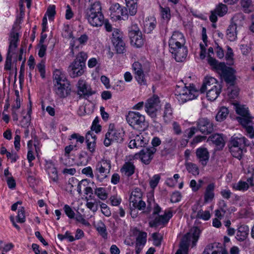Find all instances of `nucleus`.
Instances as JSON below:
<instances>
[{
	"mask_svg": "<svg viewBox=\"0 0 254 254\" xmlns=\"http://www.w3.org/2000/svg\"><path fill=\"white\" fill-rule=\"evenodd\" d=\"M186 40L183 33L174 31L169 40L170 52L177 62H182L186 58L188 49L185 46Z\"/></svg>",
	"mask_w": 254,
	"mask_h": 254,
	"instance_id": "nucleus-1",
	"label": "nucleus"
},
{
	"mask_svg": "<svg viewBox=\"0 0 254 254\" xmlns=\"http://www.w3.org/2000/svg\"><path fill=\"white\" fill-rule=\"evenodd\" d=\"M53 83V90L58 98H64L70 94L71 92L70 83L64 73L61 70L56 69L54 71Z\"/></svg>",
	"mask_w": 254,
	"mask_h": 254,
	"instance_id": "nucleus-2",
	"label": "nucleus"
},
{
	"mask_svg": "<svg viewBox=\"0 0 254 254\" xmlns=\"http://www.w3.org/2000/svg\"><path fill=\"white\" fill-rule=\"evenodd\" d=\"M175 94L178 101L184 103L196 98L198 95V91L193 84L189 86H177Z\"/></svg>",
	"mask_w": 254,
	"mask_h": 254,
	"instance_id": "nucleus-3",
	"label": "nucleus"
},
{
	"mask_svg": "<svg viewBox=\"0 0 254 254\" xmlns=\"http://www.w3.org/2000/svg\"><path fill=\"white\" fill-rule=\"evenodd\" d=\"M200 231L197 227L192 229L186 234L181 241L179 249L175 254H188V248L190 242L194 246L199 237Z\"/></svg>",
	"mask_w": 254,
	"mask_h": 254,
	"instance_id": "nucleus-4",
	"label": "nucleus"
},
{
	"mask_svg": "<svg viewBox=\"0 0 254 254\" xmlns=\"http://www.w3.org/2000/svg\"><path fill=\"white\" fill-rule=\"evenodd\" d=\"M111 162L110 160L102 159L98 161L95 167V174L100 182H102L110 176Z\"/></svg>",
	"mask_w": 254,
	"mask_h": 254,
	"instance_id": "nucleus-5",
	"label": "nucleus"
},
{
	"mask_svg": "<svg viewBox=\"0 0 254 254\" xmlns=\"http://www.w3.org/2000/svg\"><path fill=\"white\" fill-rule=\"evenodd\" d=\"M161 105L159 98L156 95L148 99L145 104L146 113L152 119H156L157 114L160 112Z\"/></svg>",
	"mask_w": 254,
	"mask_h": 254,
	"instance_id": "nucleus-6",
	"label": "nucleus"
},
{
	"mask_svg": "<svg viewBox=\"0 0 254 254\" xmlns=\"http://www.w3.org/2000/svg\"><path fill=\"white\" fill-rule=\"evenodd\" d=\"M126 120L129 126L134 128L139 129L145 126V117L139 112L129 111Z\"/></svg>",
	"mask_w": 254,
	"mask_h": 254,
	"instance_id": "nucleus-7",
	"label": "nucleus"
},
{
	"mask_svg": "<svg viewBox=\"0 0 254 254\" xmlns=\"http://www.w3.org/2000/svg\"><path fill=\"white\" fill-rule=\"evenodd\" d=\"M128 34L131 45L136 48H140L143 45L144 39L136 24H133L129 28Z\"/></svg>",
	"mask_w": 254,
	"mask_h": 254,
	"instance_id": "nucleus-8",
	"label": "nucleus"
},
{
	"mask_svg": "<svg viewBox=\"0 0 254 254\" xmlns=\"http://www.w3.org/2000/svg\"><path fill=\"white\" fill-rule=\"evenodd\" d=\"M110 16L115 20L127 19V9L122 7L118 3H112L109 8Z\"/></svg>",
	"mask_w": 254,
	"mask_h": 254,
	"instance_id": "nucleus-9",
	"label": "nucleus"
},
{
	"mask_svg": "<svg viewBox=\"0 0 254 254\" xmlns=\"http://www.w3.org/2000/svg\"><path fill=\"white\" fill-rule=\"evenodd\" d=\"M219 69L218 72L224 81L230 85H234L236 80L235 71L232 68L227 66L225 64L219 66Z\"/></svg>",
	"mask_w": 254,
	"mask_h": 254,
	"instance_id": "nucleus-10",
	"label": "nucleus"
},
{
	"mask_svg": "<svg viewBox=\"0 0 254 254\" xmlns=\"http://www.w3.org/2000/svg\"><path fill=\"white\" fill-rule=\"evenodd\" d=\"M123 135L122 131L110 127L108 132L105 134L104 144L106 146H110L113 142H121L123 141Z\"/></svg>",
	"mask_w": 254,
	"mask_h": 254,
	"instance_id": "nucleus-11",
	"label": "nucleus"
},
{
	"mask_svg": "<svg viewBox=\"0 0 254 254\" xmlns=\"http://www.w3.org/2000/svg\"><path fill=\"white\" fill-rule=\"evenodd\" d=\"M112 41L118 53L123 54L125 52V44L122 39V33L118 29L114 30Z\"/></svg>",
	"mask_w": 254,
	"mask_h": 254,
	"instance_id": "nucleus-12",
	"label": "nucleus"
},
{
	"mask_svg": "<svg viewBox=\"0 0 254 254\" xmlns=\"http://www.w3.org/2000/svg\"><path fill=\"white\" fill-rule=\"evenodd\" d=\"M156 151V149L154 147L143 148L138 153L135 154L134 156L131 157L134 159L139 158L145 164H149Z\"/></svg>",
	"mask_w": 254,
	"mask_h": 254,
	"instance_id": "nucleus-13",
	"label": "nucleus"
},
{
	"mask_svg": "<svg viewBox=\"0 0 254 254\" xmlns=\"http://www.w3.org/2000/svg\"><path fill=\"white\" fill-rule=\"evenodd\" d=\"M84 64L77 61H73L68 67V72L72 78L81 76L84 73Z\"/></svg>",
	"mask_w": 254,
	"mask_h": 254,
	"instance_id": "nucleus-14",
	"label": "nucleus"
},
{
	"mask_svg": "<svg viewBox=\"0 0 254 254\" xmlns=\"http://www.w3.org/2000/svg\"><path fill=\"white\" fill-rule=\"evenodd\" d=\"M238 122L246 128L247 132L251 138L254 137V124H249L252 122V117L250 115L247 116H242L237 118Z\"/></svg>",
	"mask_w": 254,
	"mask_h": 254,
	"instance_id": "nucleus-15",
	"label": "nucleus"
},
{
	"mask_svg": "<svg viewBox=\"0 0 254 254\" xmlns=\"http://www.w3.org/2000/svg\"><path fill=\"white\" fill-rule=\"evenodd\" d=\"M95 128L96 127L92 126L91 127V129L92 130L88 131L86 135L87 148L91 153H93L95 151L96 146V136L94 134L93 131L95 130L96 133L100 131V126L97 127L96 128Z\"/></svg>",
	"mask_w": 254,
	"mask_h": 254,
	"instance_id": "nucleus-16",
	"label": "nucleus"
},
{
	"mask_svg": "<svg viewBox=\"0 0 254 254\" xmlns=\"http://www.w3.org/2000/svg\"><path fill=\"white\" fill-rule=\"evenodd\" d=\"M198 129L202 133L207 134L213 131V124L207 118H200L197 122Z\"/></svg>",
	"mask_w": 254,
	"mask_h": 254,
	"instance_id": "nucleus-17",
	"label": "nucleus"
},
{
	"mask_svg": "<svg viewBox=\"0 0 254 254\" xmlns=\"http://www.w3.org/2000/svg\"><path fill=\"white\" fill-rule=\"evenodd\" d=\"M172 216L173 214L171 211H166L163 215L157 216L154 220L150 222V225L151 227H155L165 224L168 222Z\"/></svg>",
	"mask_w": 254,
	"mask_h": 254,
	"instance_id": "nucleus-18",
	"label": "nucleus"
},
{
	"mask_svg": "<svg viewBox=\"0 0 254 254\" xmlns=\"http://www.w3.org/2000/svg\"><path fill=\"white\" fill-rule=\"evenodd\" d=\"M88 23L92 27H99L104 23V16L103 14L85 15Z\"/></svg>",
	"mask_w": 254,
	"mask_h": 254,
	"instance_id": "nucleus-19",
	"label": "nucleus"
},
{
	"mask_svg": "<svg viewBox=\"0 0 254 254\" xmlns=\"http://www.w3.org/2000/svg\"><path fill=\"white\" fill-rule=\"evenodd\" d=\"M196 156L198 162L202 166H205L209 159V153L207 148L199 147L196 150Z\"/></svg>",
	"mask_w": 254,
	"mask_h": 254,
	"instance_id": "nucleus-20",
	"label": "nucleus"
},
{
	"mask_svg": "<svg viewBox=\"0 0 254 254\" xmlns=\"http://www.w3.org/2000/svg\"><path fill=\"white\" fill-rule=\"evenodd\" d=\"M148 141L147 137H144L143 135L140 134L136 135L134 139L130 141L128 147L130 148L144 147Z\"/></svg>",
	"mask_w": 254,
	"mask_h": 254,
	"instance_id": "nucleus-21",
	"label": "nucleus"
},
{
	"mask_svg": "<svg viewBox=\"0 0 254 254\" xmlns=\"http://www.w3.org/2000/svg\"><path fill=\"white\" fill-rule=\"evenodd\" d=\"M103 14L101 3L99 1H95L91 3L85 10V15Z\"/></svg>",
	"mask_w": 254,
	"mask_h": 254,
	"instance_id": "nucleus-22",
	"label": "nucleus"
},
{
	"mask_svg": "<svg viewBox=\"0 0 254 254\" xmlns=\"http://www.w3.org/2000/svg\"><path fill=\"white\" fill-rule=\"evenodd\" d=\"M229 143L244 149H246V146H249L250 144L249 140L247 139L245 136H242V135L232 137Z\"/></svg>",
	"mask_w": 254,
	"mask_h": 254,
	"instance_id": "nucleus-23",
	"label": "nucleus"
},
{
	"mask_svg": "<svg viewBox=\"0 0 254 254\" xmlns=\"http://www.w3.org/2000/svg\"><path fill=\"white\" fill-rule=\"evenodd\" d=\"M219 84L217 82L216 79L212 77H206L203 80V84L200 89L201 93H203L211 88H214Z\"/></svg>",
	"mask_w": 254,
	"mask_h": 254,
	"instance_id": "nucleus-24",
	"label": "nucleus"
},
{
	"mask_svg": "<svg viewBox=\"0 0 254 254\" xmlns=\"http://www.w3.org/2000/svg\"><path fill=\"white\" fill-rule=\"evenodd\" d=\"M202 254H227V253L223 248L218 246L217 244H212L205 248Z\"/></svg>",
	"mask_w": 254,
	"mask_h": 254,
	"instance_id": "nucleus-25",
	"label": "nucleus"
},
{
	"mask_svg": "<svg viewBox=\"0 0 254 254\" xmlns=\"http://www.w3.org/2000/svg\"><path fill=\"white\" fill-rule=\"evenodd\" d=\"M164 123L168 125L172 121L173 117V109L170 104L167 103L165 105L162 115Z\"/></svg>",
	"mask_w": 254,
	"mask_h": 254,
	"instance_id": "nucleus-26",
	"label": "nucleus"
},
{
	"mask_svg": "<svg viewBox=\"0 0 254 254\" xmlns=\"http://www.w3.org/2000/svg\"><path fill=\"white\" fill-rule=\"evenodd\" d=\"M249 234V228L247 225H242L240 226L236 233V238L240 242L246 240Z\"/></svg>",
	"mask_w": 254,
	"mask_h": 254,
	"instance_id": "nucleus-27",
	"label": "nucleus"
},
{
	"mask_svg": "<svg viewBox=\"0 0 254 254\" xmlns=\"http://www.w3.org/2000/svg\"><path fill=\"white\" fill-rule=\"evenodd\" d=\"M132 235L136 237V244L145 245L147 241V233L140 231L137 228H133L132 230Z\"/></svg>",
	"mask_w": 254,
	"mask_h": 254,
	"instance_id": "nucleus-28",
	"label": "nucleus"
},
{
	"mask_svg": "<svg viewBox=\"0 0 254 254\" xmlns=\"http://www.w3.org/2000/svg\"><path fill=\"white\" fill-rule=\"evenodd\" d=\"M230 211L227 203L224 200H220L218 202V207L215 210V216L220 219H222L225 214Z\"/></svg>",
	"mask_w": 254,
	"mask_h": 254,
	"instance_id": "nucleus-29",
	"label": "nucleus"
},
{
	"mask_svg": "<svg viewBox=\"0 0 254 254\" xmlns=\"http://www.w3.org/2000/svg\"><path fill=\"white\" fill-rule=\"evenodd\" d=\"M215 185L214 183L209 184L206 187L204 193V202L208 203L212 201L215 196L214 194Z\"/></svg>",
	"mask_w": 254,
	"mask_h": 254,
	"instance_id": "nucleus-30",
	"label": "nucleus"
},
{
	"mask_svg": "<svg viewBox=\"0 0 254 254\" xmlns=\"http://www.w3.org/2000/svg\"><path fill=\"white\" fill-rule=\"evenodd\" d=\"M19 39V35L17 33H12L11 34L9 41V44L7 54H14L16 49L17 47V43Z\"/></svg>",
	"mask_w": 254,
	"mask_h": 254,
	"instance_id": "nucleus-31",
	"label": "nucleus"
},
{
	"mask_svg": "<svg viewBox=\"0 0 254 254\" xmlns=\"http://www.w3.org/2000/svg\"><path fill=\"white\" fill-rule=\"evenodd\" d=\"M135 168L133 163L127 161L124 164L120 171L123 175L129 177L134 173Z\"/></svg>",
	"mask_w": 254,
	"mask_h": 254,
	"instance_id": "nucleus-32",
	"label": "nucleus"
},
{
	"mask_svg": "<svg viewBox=\"0 0 254 254\" xmlns=\"http://www.w3.org/2000/svg\"><path fill=\"white\" fill-rule=\"evenodd\" d=\"M78 94L80 95H91L92 93L86 84L85 81L80 79L77 83Z\"/></svg>",
	"mask_w": 254,
	"mask_h": 254,
	"instance_id": "nucleus-33",
	"label": "nucleus"
},
{
	"mask_svg": "<svg viewBox=\"0 0 254 254\" xmlns=\"http://www.w3.org/2000/svg\"><path fill=\"white\" fill-rule=\"evenodd\" d=\"M142 192L141 190L138 188H136L133 190L129 197L130 205H136L137 203L141 199Z\"/></svg>",
	"mask_w": 254,
	"mask_h": 254,
	"instance_id": "nucleus-34",
	"label": "nucleus"
},
{
	"mask_svg": "<svg viewBox=\"0 0 254 254\" xmlns=\"http://www.w3.org/2000/svg\"><path fill=\"white\" fill-rule=\"evenodd\" d=\"M229 150L232 155L239 160H240L244 152L246 151V149L242 148L241 147L236 146V145H233V144H229Z\"/></svg>",
	"mask_w": 254,
	"mask_h": 254,
	"instance_id": "nucleus-35",
	"label": "nucleus"
},
{
	"mask_svg": "<svg viewBox=\"0 0 254 254\" xmlns=\"http://www.w3.org/2000/svg\"><path fill=\"white\" fill-rule=\"evenodd\" d=\"M221 87L219 84L217 86L207 91L206 96L208 100L210 101H214L218 97L221 92Z\"/></svg>",
	"mask_w": 254,
	"mask_h": 254,
	"instance_id": "nucleus-36",
	"label": "nucleus"
},
{
	"mask_svg": "<svg viewBox=\"0 0 254 254\" xmlns=\"http://www.w3.org/2000/svg\"><path fill=\"white\" fill-rule=\"evenodd\" d=\"M237 27L234 24H230L226 31L227 38L230 41H234L237 38Z\"/></svg>",
	"mask_w": 254,
	"mask_h": 254,
	"instance_id": "nucleus-37",
	"label": "nucleus"
},
{
	"mask_svg": "<svg viewBox=\"0 0 254 254\" xmlns=\"http://www.w3.org/2000/svg\"><path fill=\"white\" fill-rule=\"evenodd\" d=\"M244 23V15L242 13L236 14L232 19L231 24L235 25L236 27L242 26Z\"/></svg>",
	"mask_w": 254,
	"mask_h": 254,
	"instance_id": "nucleus-38",
	"label": "nucleus"
},
{
	"mask_svg": "<svg viewBox=\"0 0 254 254\" xmlns=\"http://www.w3.org/2000/svg\"><path fill=\"white\" fill-rule=\"evenodd\" d=\"M209 140L217 146L223 147L225 144L224 138L220 134H214L211 135L209 137Z\"/></svg>",
	"mask_w": 254,
	"mask_h": 254,
	"instance_id": "nucleus-39",
	"label": "nucleus"
},
{
	"mask_svg": "<svg viewBox=\"0 0 254 254\" xmlns=\"http://www.w3.org/2000/svg\"><path fill=\"white\" fill-rule=\"evenodd\" d=\"M229 114L228 108L222 107L220 108L216 116V120L218 122H222L225 120Z\"/></svg>",
	"mask_w": 254,
	"mask_h": 254,
	"instance_id": "nucleus-40",
	"label": "nucleus"
},
{
	"mask_svg": "<svg viewBox=\"0 0 254 254\" xmlns=\"http://www.w3.org/2000/svg\"><path fill=\"white\" fill-rule=\"evenodd\" d=\"M156 24V20L152 18L146 20L144 24V31L147 33H150L155 28Z\"/></svg>",
	"mask_w": 254,
	"mask_h": 254,
	"instance_id": "nucleus-41",
	"label": "nucleus"
},
{
	"mask_svg": "<svg viewBox=\"0 0 254 254\" xmlns=\"http://www.w3.org/2000/svg\"><path fill=\"white\" fill-rule=\"evenodd\" d=\"M96 229L102 238L105 239L107 238L108 233L107 232L106 227L104 223H103L101 221H100L97 223L96 226Z\"/></svg>",
	"mask_w": 254,
	"mask_h": 254,
	"instance_id": "nucleus-42",
	"label": "nucleus"
},
{
	"mask_svg": "<svg viewBox=\"0 0 254 254\" xmlns=\"http://www.w3.org/2000/svg\"><path fill=\"white\" fill-rule=\"evenodd\" d=\"M47 170L48 174L53 181H56L58 179L57 171L54 165L52 163L47 164Z\"/></svg>",
	"mask_w": 254,
	"mask_h": 254,
	"instance_id": "nucleus-43",
	"label": "nucleus"
},
{
	"mask_svg": "<svg viewBox=\"0 0 254 254\" xmlns=\"http://www.w3.org/2000/svg\"><path fill=\"white\" fill-rule=\"evenodd\" d=\"M249 188L248 183L246 182L240 181L233 185V188L236 190L245 191Z\"/></svg>",
	"mask_w": 254,
	"mask_h": 254,
	"instance_id": "nucleus-44",
	"label": "nucleus"
},
{
	"mask_svg": "<svg viewBox=\"0 0 254 254\" xmlns=\"http://www.w3.org/2000/svg\"><path fill=\"white\" fill-rule=\"evenodd\" d=\"M207 61L210 65L211 66L213 69H215L217 72L220 70L219 66L225 64L223 63H218L216 59L210 56L207 58Z\"/></svg>",
	"mask_w": 254,
	"mask_h": 254,
	"instance_id": "nucleus-45",
	"label": "nucleus"
},
{
	"mask_svg": "<svg viewBox=\"0 0 254 254\" xmlns=\"http://www.w3.org/2000/svg\"><path fill=\"white\" fill-rule=\"evenodd\" d=\"M95 194L101 200H105L108 197V193L105 189L103 188H96L94 191Z\"/></svg>",
	"mask_w": 254,
	"mask_h": 254,
	"instance_id": "nucleus-46",
	"label": "nucleus"
},
{
	"mask_svg": "<svg viewBox=\"0 0 254 254\" xmlns=\"http://www.w3.org/2000/svg\"><path fill=\"white\" fill-rule=\"evenodd\" d=\"M186 168L188 171L194 176H197L199 174V169L198 166L192 163H189L186 165Z\"/></svg>",
	"mask_w": 254,
	"mask_h": 254,
	"instance_id": "nucleus-47",
	"label": "nucleus"
},
{
	"mask_svg": "<svg viewBox=\"0 0 254 254\" xmlns=\"http://www.w3.org/2000/svg\"><path fill=\"white\" fill-rule=\"evenodd\" d=\"M211 217V214L209 210L203 211L202 209L199 210L196 215V218L202 219L204 221L208 220Z\"/></svg>",
	"mask_w": 254,
	"mask_h": 254,
	"instance_id": "nucleus-48",
	"label": "nucleus"
},
{
	"mask_svg": "<svg viewBox=\"0 0 254 254\" xmlns=\"http://www.w3.org/2000/svg\"><path fill=\"white\" fill-rule=\"evenodd\" d=\"M215 12L219 16H223L227 12V7L225 4H219L215 9Z\"/></svg>",
	"mask_w": 254,
	"mask_h": 254,
	"instance_id": "nucleus-49",
	"label": "nucleus"
},
{
	"mask_svg": "<svg viewBox=\"0 0 254 254\" xmlns=\"http://www.w3.org/2000/svg\"><path fill=\"white\" fill-rule=\"evenodd\" d=\"M237 114L240 115L241 117L247 116L250 115L248 108L244 105H238L236 107Z\"/></svg>",
	"mask_w": 254,
	"mask_h": 254,
	"instance_id": "nucleus-50",
	"label": "nucleus"
},
{
	"mask_svg": "<svg viewBox=\"0 0 254 254\" xmlns=\"http://www.w3.org/2000/svg\"><path fill=\"white\" fill-rule=\"evenodd\" d=\"M160 11L162 17L166 20H169L171 17L170 10L169 7H163L160 5Z\"/></svg>",
	"mask_w": 254,
	"mask_h": 254,
	"instance_id": "nucleus-51",
	"label": "nucleus"
},
{
	"mask_svg": "<svg viewBox=\"0 0 254 254\" xmlns=\"http://www.w3.org/2000/svg\"><path fill=\"white\" fill-rule=\"evenodd\" d=\"M126 5L129 14L131 16L134 15L137 12V2L127 3Z\"/></svg>",
	"mask_w": 254,
	"mask_h": 254,
	"instance_id": "nucleus-52",
	"label": "nucleus"
},
{
	"mask_svg": "<svg viewBox=\"0 0 254 254\" xmlns=\"http://www.w3.org/2000/svg\"><path fill=\"white\" fill-rule=\"evenodd\" d=\"M147 197V208L151 209L154 206H156L157 203L155 202L153 193L148 194Z\"/></svg>",
	"mask_w": 254,
	"mask_h": 254,
	"instance_id": "nucleus-53",
	"label": "nucleus"
},
{
	"mask_svg": "<svg viewBox=\"0 0 254 254\" xmlns=\"http://www.w3.org/2000/svg\"><path fill=\"white\" fill-rule=\"evenodd\" d=\"M69 139H76V143L75 144H77L78 146V143L82 144L84 141V137L79 134L76 133L72 134L70 136Z\"/></svg>",
	"mask_w": 254,
	"mask_h": 254,
	"instance_id": "nucleus-54",
	"label": "nucleus"
},
{
	"mask_svg": "<svg viewBox=\"0 0 254 254\" xmlns=\"http://www.w3.org/2000/svg\"><path fill=\"white\" fill-rule=\"evenodd\" d=\"M12 55V54H7L4 67L5 70H10L11 69Z\"/></svg>",
	"mask_w": 254,
	"mask_h": 254,
	"instance_id": "nucleus-55",
	"label": "nucleus"
},
{
	"mask_svg": "<svg viewBox=\"0 0 254 254\" xmlns=\"http://www.w3.org/2000/svg\"><path fill=\"white\" fill-rule=\"evenodd\" d=\"M87 58V54L85 52H81L77 55L76 59L74 61H77V62H80V64L83 63L85 64Z\"/></svg>",
	"mask_w": 254,
	"mask_h": 254,
	"instance_id": "nucleus-56",
	"label": "nucleus"
},
{
	"mask_svg": "<svg viewBox=\"0 0 254 254\" xmlns=\"http://www.w3.org/2000/svg\"><path fill=\"white\" fill-rule=\"evenodd\" d=\"M160 179V177L158 175H155L153 176L149 181L150 187L154 189L157 186Z\"/></svg>",
	"mask_w": 254,
	"mask_h": 254,
	"instance_id": "nucleus-57",
	"label": "nucleus"
},
{
	"mask_svg": "<svg viewBox=\"0 0 254 254\" xmlns=\"http://www.w3.org/2000/svg\"><path fill=\"white\" fill-rule=\"evenodd\" d=\"M135 74V78L139 84L140 85H145L146 84L144 74L143 71Z\"/></svg>",
	"mask_w": 254,
	"mask_h": 254,
	"instance_id": "nucleus-58",
	"label": "nucleus"
},
{
	"mask_svg": "<svg viewBox=\"0 0 254 254\" xmlns=\"http://www.w3.org/2000/svg\"><path fill=\"white\" fill-rule=\"evenodd\" d=\"M37 67L38 69L39 72L40 73V75L42 78L45 77V64L44 61H41L37 65Z\"/></svg>",
	"mask_w": 254,
	"mask_h": 254,
	"instance_id": "nucleus-59",
	"label": "nucleus"
},
{
	"mask_svg": "<svg viewBox=\"0 0 254 254\" xmlns=\"http://www.w3.org/2000/svg\"><path fill=\"white\" fill-rule=\"evenodd\" d=\"M64 210L66 215L69 218L72 219L74 217L75 213L68 205L65 204L64 207Z\"/></svg>",
	"mask_w": 254,
	"mask_h": 254,
	"instance_id": "nucleus-60",
	"label": "nucleus"
},
{
	"mask_svg": "<svg viewBox=\"0 0 254 254\" xmlns=\"http://www.w3.org/2000/svg\"><path fill=\"white\" fill-rule=\"evenodd\" d=\"M172 128L174 133L176 135H180L182 133L181 126L180 124L177 122H173Z\"/></svg>",
	"mask_w": 254,
	"mask_h": 254,
	"instance_id": "nucleus-61",
	"label": "nucleus"
},
{
	"mask_svg": "<svg viewBox=\"0 0 254 254\" xmlns=\"http://www.w3.org/2000/svg\"><path fill=\"white\" fill-rule=\"evenodd\" d=\"M17 222L19 223H23L25 221L24 211L23 208L18 209V214L17 216Z\"/></svg>",
	"mask_w": 254,
	"mask_h": 254,
	"instance_id": "nucleus-62",
	"label": "nucleus"
},
{
	"mask_svg": "<svg viewBox=\"0 0 254 254\" xmlns=\"http://www.w3.org/2000/svg\"><path fill=\"white\" fill-rule=\"evenodd\" d=\"M110 200L113 206H118L121 203L122 199L118 195H113L111 196Z\"/></svg>",
	"mask_w": 254,
	"mask_h": 254,
	"instance_id": "nucleus-63",
	"label": "nucleus"
},
{
	"mask_svg": "<svg viewBox=\"0 0 254 254\" xmlns=\"http://www.w3.org/2000/svg\"><path fill=\"white\" fill-rule=\"evenodd\" d=\"M220 193L223 198L226 199H229L232 194L231 190L228 189H222Z\"/></svg>",
	"mask_w": 254,
	"mask_h": 254,
	"instance_id": "nucleus-64",
	"label": "nucleus"
}]
</instances>
